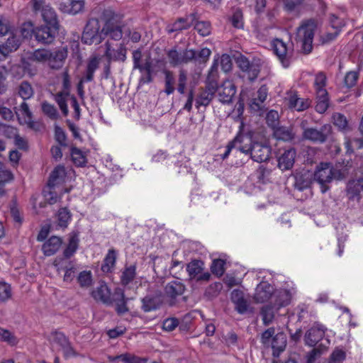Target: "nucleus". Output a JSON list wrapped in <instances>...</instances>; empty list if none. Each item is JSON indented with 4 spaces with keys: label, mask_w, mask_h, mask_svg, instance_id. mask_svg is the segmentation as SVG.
Wrapping results in <instances>:
<instances>
[{
    "label": "nucleus",
    "mask_w": 363,
    "mask_h": 363,
    "mask_svg": "<svg viewBox=\"0 0 363 363\" xmlns=\"http://www.w3.org/2000/svg\"><path fill=\"white\" fill-rule=\"evenodd\" d=\"M70 155L75 165L84 167L86 164V158L81 150L76 147H71Z\"/></svg>",
    "instance_id": "obj_47"
},
{
    "label": "nucleus",
    "mask_w": 363,
    "mask_h": 363,
    "mask_svg": "<svg viewBox=\"0 0 363 363\" xmlns=\"http://www.w3.org/2000/svg\"><path fill=\"white\" fill-rule=\"evenodd\" d=\"M99 59L96 56L92 57L89 60L86 65L85 75L82 78L85 82H89L94 79V72L99 68Z\"/></svg>",
    "instance_id": "obj_39"
},
{
    "label": "nucleus",
    "mask_w": 363,
    "mask_h": 363,
    "mask_svg": "<svg viewBox=\"0 0 363 363\" xmlns=\"http://www.w3.org/2000/svg\"><path fill=\"white\" fill-rule=\"evenodd\" d=\"M48 56H50V50L44 48H38L28 52L22 60L23 65L25 69H30L33 63H47Z\"/></svg>",
    "instance_id": "obj_11"
},
{
    "label": "nucleus",
    "mask_w": 363,
    "mask_h": 363,
    "mask_svg": "<svg viewBox=\"0 0 363 363\" xmlns=\"http://www.w3.org/2000/svg\"><path fill=\"white\" fill-rule=\"evenodd\" d=\"M359 74L355 71L348 72L344 79L345 85L347 88L353 87L358 79Z\"/></svg>",
    "instance_id": "obj_64"
},
{
    "label": "nucleus",
    "mask_w": 363,
    "mask_h": 363,
    "mask_svg": "<svg viewBox=\"0 0 363 363\" xmlns=\"http://www.w3.org/2000/svg\"><path fill=\"white\" fill-rule=\"evenodd\" d=\"M141 309L145 313L157 311L160 308L164 303V296L161 291H155L147 294L141 298Z\"/></svg>",
    "instance_id": "obj_10"
},
{
    "label": "nucleus",
    "mask_w": 363,
    "mask_h": 363,
    "mask_svg": "<svg viewBox=\"0 0 363 363\" xmlns=\"http://www.w3.org/2000/svg\"><path fill=\"white\" fill-rule=\"evenodd\" d=\"M111 301L115 305V311L118 315H123L129 311L127 306L128 298L125 297L123 289L119 287L115 289Z\"/></svg>",
    "instance_id": "obj_16"
},
{
    "label": "nucleus",
    "mask_w": 363,
    "mask_h": 363,
    "mask_svg": "<svg viewBox=\"0 0 363 363\" xmlns=\"http://www.w3.org/2000/svg\"><path fill=\"white\" fill-rule=\"evenodd\" d=\"M68 96L69 95H67L65 93L59 92L55 95V101L58 104L60 110L65 116L68 114V108L66 100V97Z\"/></svg>",
    "instance_id": "obj_58"
},
{
    "label": "nucleus",
    "mask_w": 363,
    "mask_h": 363,
    "mask_svg": "<svg viewBox=\"0 0 363 363\" xmlns=\"http://www.w3.org/2000/svg\"><path fill=\"white\" fill-rule=\"evenodd\" d=\"M79 232L72 231L69 238L68 245L63 251V256L66 259L72 257L79 248Z\"/></svg>",
    "instance_id": "obj_28"
},
{
    "label": "nucleus",
    "mask_w": 363,
    "mask_h": 363,
    "mask_svg": "<svg viewBox=\"0 0 363 363\" xmlns=\"http://www.w3.org/2000/svg\"><path fill=\"white\" fill-rule=\"evenodd\" d=\"M274 289L272 285L267 281L260 282L255 289L254 295L255 301L257 303H264L267 301L274 294Z\"/></svg>",
    "instance_id": "obj_19"
},
{
    "label": "nucleus",
    "mask_w": 363,
    "mask_h": 363,
    "mask_svg": "<svg viewBox=\"0 0 363 363\" xmlns=\"http://www.w3.org/2000/svg\"><path fill=\"white\" fill-rule=\"evenodd\" d=\"M235 93V85L231 81H225L218 91L219 101L223 104H230L232 102Z\"/></svg>",
    "instance_id": "obj_21"
},
{
    "label": "nucleus",
    "mask_w": 363,
    "mask_h": 363,
    "mask_svg": "<svg viewBox=\"0 0 363 363\" xmlns=\"http://www.w3.org/2000/svg\"><path fill=\"white\" fill-rule=\"evenodd\" d=\"M11 297V285L2 281L0 282V301L5 302Z\"/></svg>",
    "instance_id": "obj_59"
},
{
    "label": "nucleus",
    "mask_w": 363,
    "mask_h": 363,
    "mask_svg": "<svg viewBox=\"0 0 363 363\" xmlns=\"http://www.w3.org/2000/svg\"><path fill=\"white\" fill-rule=\"evenodd\" d=\"M0 337L3 342H6L11 346H14L18 343V339L13 333L9 330L0 327Z\"/></svg>",
    "instance_id": "obj_51"
},
{
    "label": "nucleus",
    "mask_w": 363,
    "mask_h": 363,
    "mask_svg": "<svg viewBox=\"0 0 363 363\" xmlns=\"http://www.w3.org/2000/svg\"><path fill=\"white\" fill-rule=\"evenodd\" d=\"M266 121L268 126L273 130L275 129L279 124V113L277 111L271 110L267 113Z\"/></svg>",
    "instance_id": "obj_60"
},
{
    "label": "nucleus",
    "mask_w": 363,
    "mask_h": 363,
    "mask_svg": "<svg viewBox=\"0 0 363 363\" xmlns=\"http://www.w3.org/2000/svg\"><path fill=\"white\" fill-rule=\"evenodd\" d=\"M121 23H116L111 26H104L102 28L104 38L105 36H109L112 40H119L123 36Z\"/></svg>",
    "instance_id": "obj_36"
},
{
    "label": "nucleus",
    "mask_w": 363,
    "mask_h": 363,
    "mask_svg": "<svg viewBox=\"0 0 363 363\" xmlns=\"http://www.w3.org/2000/svg\"><path fill=\"white\" fill-rule=\"evenodd\" d=\"M136 269V264L125 265L120 276V282L122 286H126L135 279L137 274Z\"/></svg>",
    "instance_id": "obj_32"
},
{
    "label": "nucleus",
    "mask_w": 363,
    "mask_h": 363,
    "mask_svg": "<svg viewBox=\"0 0 363 363\" xmlns=\"http://www.w3.org/2000/svg\"><path fill=\"white\" fill-rule=\"evenodd\" d=\"M333 124L341 131L348 130V121L346 117L340 113H335L333 115Z\"/></svg>",
    "instance_id": "obj_50"
},
{
    "label": "nucleus",
    "mask_w": 363,
    "mask_h": 363,
    "mask_svg": "<svg viewBox=\"0 0 363 363\" xmlns=\"http://www.w3.org/2000/svg\"><path fill=\"white\" fill-rule=\"evenodd\" d=\"M194 29L203 37H206L211 33V24L208 21H197L194 25Z\"/></svg>",
    "instance_id": "obj_49"
},
{
    "label": "nucleus",
    "mask_w": 363,
    "mask_h": 363,
    "mask_svg": "<svg viewBox=\"0 0 363 363\" xmlns=\"http://www.w3.org/2000/svg\"><path fill=\"white\" fill-rule=\"evenodd\" d=\"M41 109L43 113L51 119H57L58 117V112L56 107L48 101H45L41 104Z\"/></svg>",
    "instance_id": "obj_52"
},
{
    "label": "nucleus",
    "mask_w": 363,
    "mask_h": 363,
    "mask_svg": "<svg viewBox=\"0 0 363 363\" xmlns=\"http://www.w3.org/2000/svg\"><path fill=\"white\" fill-rule=\"evenodd\" d=\"M55 139L60 146L66 147L67 135L64 130L58 125H55Z\"/></svg>",
    "instance_id": "obj_62"
},
{
    "label": "nucleus",
    "mask_w": 363,
    "mask_h": 363,
    "mask_svg": "<svg viewBox=\"0 0 363 363\" xmlns=\"http://www.w3.org/2000/svg\"><path fill=\"white\" fill-rule=\"evenodd\" d=\"M296 151L294 148L285 150L278 158V167L283 171L290 169L293 167Z\"/></svg>",
    "instance_id": "obj_22"
},
{
    "label": "nucleus",
    "mask_w": 363,
    "mask_h": 363,
    "mask_svg": "<svg viewBox=\"0 0 363 363\" xmlns=\"http://www.w3.org/2000/svg\"><path fill=\"white\" fill-rule=\"evenodd\" d=\"M310 101L308 99L299 98L296 95L291 96L289 100V106L291 108H294L297 111H303L306 110L310 106Z\"/></svg>",
    "instance_id": "obj_38"
},
{
    "label": "nucleus",
    "mask_w": 363,
    "mask_h": 363,
    "mask_svg": "<svg viewBox=\"0 0 363 363\" xmlns=\"http://www.w3.org/2000/svg\"><path fill=\"white\" fill-rule=\"evenodd\" d=\"M99 59L96 56L92 57L89 60L86 65L85 75L82 78L85 82H89L94 79V72L99 68Z\"/></svg>",
    "instance_id": "obj_40"
},
{
    "label": "nucleus",
    "mask_w": 363,
    "mask_h": 363,
    "mask_svg": "<svg viewBox=\"0 0 363 363\" xmlns=\"http://www.w3.org/2000/svg\"><path fill=\"white\" fill-rule=\"evenodd\" d=\"M101 18L104 21V26H111L121 23L123 16L116 12L111 7H107L103 10Z\"/></svg>",
    "instance_id": "obj_31"
},
{
    "label": "nucleus",
    "mask_w": 363,
    "mask_h": 363,
    "mask_svg": "<svg viewBox=\"0 0 363 363\" xmlns=\"http://www.w3.org/2000/svg\"><path fill=\"white\" fill-rule=\"evenodd\" d=\"M33 9L35 11L41 10V16L45 23L44 25L55 26L59 27V21L57 13L54 9L50 6H43V1L38 0H33Z\"/></svg>",
    "instance_id": "obj_9"
},
{
    "label": "nucleus",
    "mask_w": 363,
    "mask_h": 363,
    "mask_svg": "<svg viewBox=\"0 0 363 363\" xmlns=\"http://www.w3.org/2000/svg\"><path fill=\"white\" fill-rule=\"evenodd\" d=\"M57 218L58 225L62 228H66L72 220V213L67 208H60L57 213Z\"/></svg>",
    "instance_id": "obj_43"
},
{
    "label": "nucleus",
    "mask_w": 363,
    "mask_h": 363,
    "mask_svg": "<svg viewBox=\"0 0 363 363\" xmlns=\"http://www.w3.org/2000/svg\"><path fill=\"white\" fill-rule=\"evenodd\" d=\"M272 47L275 55L283 67H289L291 62L293 50L288 48L286 43L281 39L276 38L272 41Z\"/></svg>",
    "instance_id": "obj_8"
},
{
    "label": "nucleus",
    "mask_w": 363,
    "mask_h": 363,
    "mask_svg": "<svg viewBox=\"0 0 363 363\" xmlns=\"http://www.w3.org/2000/svg\"><path fill=\"white\" fill-rule=\"evenodd\" d=\"M67 57V48H62L54 51L50 50V56L48 57L47 64L52 69H60L64 65Z\"/></svg>",
    "instance_id": "obj_18"
},
{
    "label": "nucleus",
    "mask_w": 363,
    "mask_h": 363,
    "mask_svg": "<svg viewBox=\"0 0 363 363\" xmlns=\"http://www.w3.org/2000/svg\"><path fill=\"white\" fill-rule=\"evenodd\" d=\"M238 67L244 72L247 73V77L250 81L257 79L260 72L259 67L254 63H251L247 57L241 55L236 60Z\"/></svg>",
    "instance_id": "obj_17"
},
{
    "label": "nucleus",
    "mask_w": 363,
    "mask_h": 363,
    "mask_svg": "<svg viewBox=\"0 0 363 363\" xmlns=\"http://www.w3.org/2000/svg\"><path fill=\"white\" fill-rule=\"evenodd\" d=\"M363 192V179L350 181L347 186L348 198L351 200H359L360 194Z\"/></svg>",
    "instance_id": "obj_29"
},
{
    "label": "nucleus",
    "mask_w": 363,
    "mask_h": 363,
    "mask_svg": "<svg viewBox=\"0 0 363 363\" xmlns=\"http://www.w3.org/2000/svg\"><path fill=\"white\" fill-rule=\"evenodd\" d=\"M99 21L96 18H89L83 30L82 42L86 45H98L104 40L102 30L99 32Z\"/></svg>",
    "instance_id": "obj_3"
},
{
    "label": "nucleus",
    "mask_w": 363,
    "mask_h": 363,
    "mask_svg": "<svg viewBox=\"0 0 363 363\" xmlns=\"http://www.w3.org/2000/svg\"><path fill=\"white\" fill-rule=\"evenodd\" d=\"M221 289L222 284L220 282L213 283L206 289L204 296L208 299H213L219 294Z\"/></svg>",
    "instance_id": "obj_55"
},
{
    "label": "nucleus",
    "mask_w": 363,
    "mask_h": 363,
    "mask_svg": "<svg viewBox=\"0 0 363 363\" xmlns=\"http://www.w3.org/2000/svg\"><path fill=\"white\" fill-rule=\"evenodd\" d=\"M13 178L12 172L7 169L4 164L0 162V196L6 194L4 186L7 183L13 181Z\"/></svg>",
    "instance_id": "obj_37"
},
{
    "label": "nucleus",
    "mask_w": 363,
    "mask_h": 363,
    "mask_svg": "<svg viewBox=\"0 0 363 363\" xmlns=\"http://www.w3.org/2000/svg\"><path fill=\"white\" fill-rule=\"evenodd\" d=\"M69 7L65 9V11L73 15L77 14L82 11L84 8V0H69Z\"/></svg>",
    "instance_id": "obj_53"
},
{
    "label": "nucleus",
    "mask_w": 363,
    "mask_h": 363,
    "mask_svg": "<svg viewBox=\"0 0 363 363\" xmlns=\"http://www.w3.org/2000/svg\"><path fill=\"white\" fill-rule=\"evenodd\" d=\"M334 169L330 163H320L313 174V180L319 184L320 191L324 194L328 189V184L330 183L334 177Z\"/></svg>",
    "instance_id": "obj_5"
},
{
    "label": "nucleus",
    "mask_w": 363,
    "mask_h": 363,
    "mask_svg": "<svg viewBox=\"0 0 363 363\" xmlns=\"http://www.w3.org/2000/svg\"><path fill=\"white\" fill-rule=\"evenodd\" d=\"M229 20L233 27L236 28H242L243 27L242 13L240 10L237 9L235 11Z\"/></svg>",
    "instance_id": "obj_63"
},
{
    "label": "nucleus",
    "mask_w": 363,
    "mask_h": 363,
    "mask_svg": "<svg viewBox=\"0 0 363 363\" xmlns=\"http://www.w3.org/2000/svg\"><path fill=\"white\" fill-rule=\"evenodd\" d=\"M315 30V26L313 23L303 24L298 28V42L301 44L302 52L306 55L312 52Z\"/></svg>",
    "instance_id": "obj_4"
},
{
    "label": "nucleus",
    "mask_w": 363,
    "mask_h": 363,
    "mask_svg": "<svg viewBox=\"0 0 363 363\" xmlns=\"http://www.w3.org/2000/svg\"><path fill=\"white\" fill-rule=\"evenodd\" d=\"M35 40L42 44L48 45L54 42L59 33V27L41 25L32 29Z\"/></svg>",
    "instance_id": "obj_7"
},
{
    "label": "nucleus",
    "mask_w": 363,
    "mask_h": 363,
    "mask_svg": "<svg viewBox=\"0 0 363 363\" xmlns=\"http://www.w3.org/2000/svg\"><path fill=\"white\" fill-rule=\"evenodd\" d=\"M118 255V251L113 248L108 250L101 267V269L104 273H111L113 271Z\"/></svg>",
    "instance_id": "obj_27"
},
{
    "label": "nucleus",
    "mask_w": 363,
    "mask_h": 363,
    "mask_svg": "<svg viewBox=\"0 0 363 363\" xmlns=\"http://www.w3.org/2000/svg\"><path fill=\"white\" fill-rule=\"evenodd\" d=\"M163 73L164 75V92L167 95H170V94H173L175 90V88H174L175 78H174V74L172 71L164 70Z\"/></svg>",
    "instance_id": "obj_45"
},
{
    "label": "nucleus",
    "mask_w": 363,
    "mask_h": 363,
    "mask_svg": "<svg viewBox=\"0 0 363 363\" xmlns=\"http://www.w3.org/2000/svg\"><path fill=\"white\" fill-rule=\"evenodd\" d=\"M204 263L199 259H194L186 265V271L191 279H196L197 281H208L211 277L209 272L202 273Z\"/></svg>",
    "instance_id": "obj_13"
},
{
    "label": "nucleus",
    "mask_w": 363,
    "mask_h": 363,
    "mask_svg": "<svg viewBox=\"0 0 363 363\" xmlns=\"http://www.w3.org/2000/svg\"><path fill=\"white\" fill-rule=\"evenodd\" d=\"M294 178V187L299 191L309 188L313 180V174L309 171L298 172L295 174Z\"/></svg>",
    "instance_id": "obj_25"
},
{
    "label": "nucleus",
    "mask_w": 363,
    "mask_h": 363,
    "mask_svg": "<svg viewBox=\"0 0 363 363\" xmlns=\"http://www.w3.org/2000/svg\"><path fill=\"white\" fill-rule=\"evenodd\" d=\"M106 51L104 55L107 58L108 62L111 61H120L124 62L127 58V48L124 43H120L116 49L112 48L108 42L106 44Z\"/></svg>",
    "instance_id": "obj_15"
},
{
    "label": "nucleus",
    "mask_w": 363,
    "mask_h": 363,
    "mask_svg": "<svg viewBox=\"0 0 363 363\" xmlns=\"http://www.w3.org/2000/svg\"><path fill=\"white\" fill-rule=\"evenodd\" d=\"M191 27V22L189 18L181 17L178 18L174 23L167 25L166 30L169 34L174 32H180L184 30H187Z\"/></svg>",
    "instance_id": "obj_34"
},
{
    "label": "nucleus",
    "mask_w": 363,
    "mask_h": 363,
    "mask_svg": "<svg viewBox=\"0 0 363 363\" xmlns=\"http://www.w3.org/2000/svg\"><path fill=\"white\" fill-rule=\"evenodd\" d=\"M169 62L172 67L188 64L196 57V52L192 49L177 50V47L170 49L167 53Z\"/></svg>",
    "instance_id": "obj_6"
},
{
    "label": "nucleus",
    "mask_w": 363,
    "mask_h": 363,
    "mask_svg": "<svg viewBox=\"0 0 363 363\" xmlns=\"http://www.w3.org/2000/svg\"><path fill=\"white\" fill-rule=\"evenodd\" d=\"M213 96L210 93L203 90L197 96L196 99V107L199 108L200 106H207L213 100Z\"/></svg>",
    "instance_id": "obj_54"
},
{
    "label": "nucleus",
    "mask_w": 363,
    "mask_h": 363,
    "mask_svg": "<svg viewBox=\"0 0 363 363\" xmlns=\"http://www.w3.org/2000/svg\"><path fill=\"white\" fill-rule=\"evenodd\" d=\"M91 296L97 301H101L106 306H112L113 301L111 290L105 282H101L99 286L91 291Z\"/></svg>",
    "instance_id": "obj_20"
},
{
    "label": "nucleus",
    "mask_w": 363,
    "mask_h": 363,
    "mask_svg": "<svg viewBox=\"0 0 363 363\" xmlns=\"http://www.w3.org/2000/svg\"><path fill=\"white\" fill-rule=\"evenodd\" d=\"M99 59L96 56L92 57L89 60L86 65L85 75L82 78L85 82H89L94 79V72L99 68Z\"/></svg>",
    "instance_id": "obj_41"
},
{
    "label": "nucleus",
    "mask_w": 363,
    "mask_h": 363,
    "mask_svg": "<svg viewBox=\"0 0 363 363\" xmlns=\"http://www.w3.org/2000/svg\"><path fill=\"white\" fill-rule=\"evenodd\" d=\"M315 111L319 113H324L329 107V97L326 89H320L316 92Z\"/></svg>",
    "instance_id": "obj_33"
},
{
    "label": "nucleus",
    "mask_w": 363,
    "mask_h": 363,
    "mask_svg": "<svg viewBox=\"0 0 363 363\" xmlns=\"http://www.w3.org/2000/svg\"><path fill=\"white\" fill-rule=\"evenodd\" d=\"M279 309H277L276 306L274 304H266L263 306L260 309V315L262 317V320L263 324L265 326L271 324L274 318L275 313Z\"/></svg>",
    "instance_id": "obj_35"
},
{
    "label": "nucleus",
    "mask_w": 363,
    "mask_h": 363,
    "mask_svg": "<svg viewBox=\"0 0 363 363\" xmlns=\"http://www.w3.org/2000/svg\"><path fill=\"white\" fill-rule=\"evenodd\" d=\"M243 138L244 135L242 134L238 133L233 140L230 141L226 146L225 152L221 155V158L223 160L226 159L229 156L232 149L235 148L238 143H242Z\"/></svg>",
    "instance_id": "obj_57"
},
{
    "label": "nucleus",
    "mask_w": 363,
    "mask_h": 363,
    "mask_svg": "<svg viewBox=\"0 0 363 363\" xmlns=\"http://www.w3.org/2000/svg\"><path fill=\"white\" fill-rule=\"evenodd\" d=\"M238 150L247 155H250L253 161L259 163L268 161L272 152L269 145L260 142H251L249 145H240Z\"/></svg>",
    "instance_id": "obj_2"
},
{
    "label": "nucleus",
    "mask_w": 363,
    "mask_h": 363,
    "mask_svg": "<svg viewBox=\"0 0 363 363\" xmlns=\"http://www.w3.org/2000/svg\"><path fill=\"white\" fill-rule=\"evenodd\" d=\"M306 120H303L300 123V127L303 130L302 138L313 143L323 144L325 143L333 131L330 124H324L320 129L308 128Z\"/></svg>",
    "instance_id": "obj_1"
},
{
    "label": "nucleus",
    "mask_w": 363,
    "mask_h": 363,
    "mask_svg": "<svg viewBox=\"0 0 363 363\" xmlns=\"http://www.w3.org/2000/svg\"><path fill=\"white\" fill-rule=\"evenodd\" d=\"M274 130V137L279 140L290 141L294 138L292 130L285 126H277Z\"/></svg>",
    "instance_id": "obj_42"
},
{
    "label": "nucleus",
    "mask_w": 363,
    "mask_h": 363,
    "mask_svg": "<svg viewBox=\"0 0 363 363\" xmlns=\"http://www.w3.org/2000/svg\"><path fill=\"white\" fill-rule=\"evenodd\" d=\"M286 346V337L284 333H277L272 339V355L274 357H279Z\"/></svg>",
    "instance_id": "obj_26"
},
{
    "label": "nucleus",
    "mask_w": 363,
    "mask_h": 363,
    "mask_svg": "<svg viewBox=\"0 0 363 363\" xmlns=\"http://www.w3.org/2000/svg\"><path fill=\"white\" fill-rule=\"evenodd\" d=\"M18 94L24 101H26L33 96L34 90L28 82L23 81L18 87Z\"/></svg>",
    "instance_id": "obj_46"
},
{
    "label": "nucleus",
    "mask_w": 363,
    "mask_h": 363,
    "mask_svg": "<svg viewBox=\"0 0 363 363\" xmlns=\"http://www.w3.org/2000/svg\"><path fill=\"white\" fill-rule=\"evenodd\" d=\"M327 330L325 326L315 323L306 333L304 341L306 345L315 347L325 336Z\"/></svg>",
    "instance_id": "obj_12"
},
{
    "label": "nucleus",
    "mask_w": 363,
    "mask_h": 363,
    "mask_svg": "<svg viewBox=\"0 0 363 363\" xmlns=\"http://www.w3.org/2000/svg\"><path fill=\"white\" fill-rule=\"evenodd\" d=\"M53 342L60 347L69 341V338L62 332L55 330L51 333Z\"/></svg>",
    "instance_id": "obj_61"
},
{
    "label": "nucleus",
    "mask_w": 363,
    "mask_h": 363,
    "mask_svg": "<svg viewBox=\"0 0 363 363\" xmlns=\"http://www.w3.org/2000/svg\"><path fill=\"white\" fill-rule=\"evenodd\" d=\"M66 170L63 165H57L50 174L48 185L53 188L57 184L62 183L66 177Z\"/></svg>",
    "instance_id": "obj_30"
},
{
    "label": "nucleus",
    "mask_w": 363,
    "mask_h": 363,
    "mask_svg": "<svg viewBox=\"0 0 363 363\" xmlns=\"http://www.w3.org/2000/svg\"><path fill=\"white\" fill-rule=\"evenodd\" d=\"M62 240L60 237L51 236L42 245V251L45 256L50 257L55 255L60 248Z\"/></svg>",
    "instance_id": "obj_23"
},
{
    "label": "nucleus",
    "mask_w": 363,
    "mask_h": 363,
    "mask_svg": "<svg viewBox=\"0 0 363 363\" xmlns=\"http://www.w3.org/2000/svg\"><path fill=\"white\" fill-rule=\"evenodd\" d=\"M20 45V40L15 36L9 37L4 45L0 46V52L6 55L8 53L16 50Z\"/></svg>",
    "instance_id": "obj_44"
},
{
    "label": "nucleus",
    "mask_w": 363,
    "mask_h": 363,
    "mask_svg": "<svg viewBox=\"0 0 363 363\" xmlns=\"http://www.w3.org/2000/svg\"><path fill=\"white\" fill-rule=\"evenodd\" d=\"M77 282L82 288H89L93 284L92 273L91 271L84 270L81 272L77 277Z\"/></svg>",
    "instance_id": "obj_48"
},
{
    "label": "nucleus",
    "mask_w": 363,
    "mask_h": 363,
    "mask_svg": "<svg viewBox=\"0 0 363 363\" xmlns=\"http://www.w3.org/2000/svg\"><path fill=\"white\" fill-rule=\"evenodd\" d=\"M225 262L222 259H214L211 266V272L218 277L223 276L225 272Z\"/></svg>",
    "instance_id": "obj_56"
},
{
    "label": "nucleus",
    "mask_w": 363,
    "mask_h": 363,
    "mask_svg": "<svg viewBox=\"0 0 363 363\" xmlns=\"http://www.w3.org/2000/svg\"><path fill=\"white\" fill-rule=\"evenodd\" d=\"M185 291L184 284L178 280L169 282L164 287V292L169 298V305L174 306L177 303V298L182 296Z\"/></svg>",
    "instance_id": "obj_14"
},
{
    "label": "nucleus",
    "mask_w": 363,
    "mask_h": 363,
    "mask_svg": "<svg viewBox=\"0 0 363 363\" xmlns=\"http://www.w3.org/2000/svg\"><path fill=\"white\" fill-rule=\"evenodd\" d=\"M292 298V295L289 289H279L274 291V305L277 309L286 307L289 305Z\"/></svg>",
    "instance_id": "obj_24"
}]
</instances>
